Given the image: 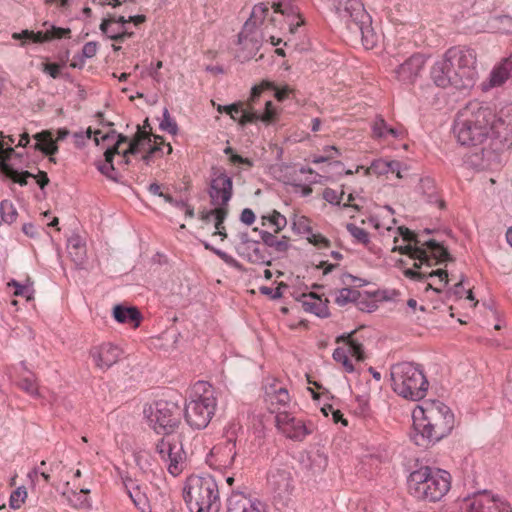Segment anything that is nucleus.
<instances>
[{
  "mask_svg": "<svg viewBox=\"0 0 512 512\" xmlns=\"http://www.w3.org/2000/svg\"><path fill=\"white\" fill-rule=\"evenodd\" d=\"M217 407L215 390L208 382L193 385L190 400L185 405V420L193 429H204L212 420Z\"/></svg>",
  "mask_w": 512,
  "mask_h": 512,
  "instance_id": "nucleus-9",
  "label": "nucleus"
},
{
  "mask_svg": "<svg viewBox=\"0 0 512 512\" xmlns=\"http://www.w3.org/2000/svg\"><path fill=\"white\" fill-rule=\"evenodd\" d=\"M373 136L377 139H385L388 137L402 138L404 131L401 129L390 127L383 118L377 117L372 125Z\"/></svg>",
  "mask_w": 512,
  "mask_h": 512,
  "instance_id": "nucleus-34",
  "label": "nucleus"
},
{
  "mask_svg": "<svg viewBox=\"0 0 512 512\" xmlns=\"http://www.w3.org/2000/svg\"><path fill=\"white\" fill-rule=\"evenodd\" d=\"M436 512H467L462 509V499L458 500L452 505L446 506L444 508L439 509Z\"/></svg>",
  "mask_w": 512,
  "mask_h": 512,
  "instance_id": "nucleus-64",
  "label": "nucleus"
},
{
  "mask_svg": "<svg viewBox=\"0 0 512 512\" xmlns=\"http://www.w3.org/2000/svg\"><path fill=\"white\" fill-rule=\"evenodd\" d=\"M393 391L404 399L419 401L426 396L429 383L420 366L401 362L391 367Z\"/></svg>",
  "mask_w": 512,
  "mask_h": 512,
  "instance_id": "nucleus-10",
  "label": "nucleus"
},
{
  "mask_svg": "<svg viewBox=\"0 0 512 512\" xmlns=\"http://www.w3.org/2000/svg\"><path fill=\"white\" fill-rule=\"evenodd\" d=\"M183 497L191 512L219 511L218 485L210 475L188 477L183 489Z\"/></svg>",
  "mask_w": 512,
  "mask_h": 512,
  "instance_id": "nucleus-8",
  "label": "nucleus"
},
{
  "mask_svg": "<svg viewBox=\"0 0 512 512\" xmlns=\"http://www.w3.org/2000/svg\"><path fill=\"white\" fill-rule=\"evenodd\" d=\"M334 302L338 306H346L350 303H355L361 310H363V295L361 292L354 288H342L334 291Z\"/></svg>",
  "mask_w": 512,
  "mask_h": 512,
  "instance_id": "nucleus-30",
  "label": "nucleus"
},
{
  "mask_svg": "<svg viewBox=\"0 0 512 512\" xmlns=\"http://www.w3.org/2000/svg\"><path fill=\"white\" fill-rule=\"evenodd\" d=\"M262 219L269 222V224L274 227L275 233L282 231L287 225L286 217L276 210L262 216Z\"/></svg>",
  "mask_w": 512,
  "mask_h": 512,
  "instance_id": "nucleus-44",
  "label": "nucleus"
},
{
  "mask_svg": "<svg viewBox=\"0 0 512 512\" xmlns=\"http://www.w3.org/2000/svg\"><path fill=\"white\" fill-rule=\"evenodd\" d=\"M462 509L467 512H512V506L505 498L487 491L463 498Z\"/></svg>",
  "mask_w": 512,
  "mask_h": 512,
  "instance_id": "nucleus-12",
  "label": "nucleus"
},
{
  "mask_svg": "<svg viewBox=\"0 0 512 512\" xmlns=\"http://www.w3.org/2000/svg\"><path fill=\"white\" fill-rule=\"evenodd\" d=\"M156 452L172 476L182 473L186 466V456L180 443L163 438L157 443Z\"/></svg>",
  "mask_w": 512,
  "mask_h": 512,
  "instance_id": "nucleus-13",
  "label": "nucleus"
},
{
  "mask_svg": "<svg viewBox=\"0 0 512 512\" xmlns=\"http://www.w3.org/2000/svg\"><path fill=\"white\" fill-rule=\"evenodd\" d=\"M414 432L411 436L416 445L427 447L449 435L455 418L451 409L440 401L426 402L412 413Z\"/></svg>",
  "mask_w": 512,
  "mask_h": 512,
  "instance_id": "nucleus-4",
  "label": "nucleus"
},
{
  "mask_svg": "<svg viewBox=\"0 0 512 512\" xmlns=\"http://www.w3.org/2000/svg\"><path fill=\"white\" fill-rule=\"evenodd\" d=\"M240 242L236 250L242 258L254 264H270L269 255L258 241L249 239L247 233L239 235Z\"/></svg>",
  "mask_w": 512,
  "mask_h": 512,
  "instance_id": "nucleus-21",
  "label": "nucleus"
},
{
  "mask_svg": "<svg viewBox=\"0 0 512 512\" xmlns=\"http://www.w3.org/2000/svg\"><path fill=\"white\" fill-rule=\"evenodd\" d=\"M393 169V160H387L384 158H379L374 160L370 167L365 170V174H375L378 176L387 175L391 173Z\"/></svg>",
  "mask_w": 512,
  "mask_h": 512,
  "instance_id": "nucleus-39",
  "label": "nucleus"
},
{
  "mask_svg": "<svg viewBox=\"0 0 512 512\" xmlns=\"http://www.w3.org/2000/svg\"><path fill=\"white\" fill-rule=\"evenodd\" d=\"M251 34H238L236 57L240 61H246L252 58L258 50V41L250 37Z\"/></svg>",
  "mask_w": 512,
  "mask_h": 512,
  "instance_id": "nucleus-29",
  "label": "nucleus"
},
{
  "mask_svg": "<svg viewBox=\"0 0 512 512\" xmlns=\"http://www.w3.org/2000/svg\"><path fill=\"white\" fill-rule=\"evenodd\" d=\"M417 190L419 193H421L425 197V200L428 203L436 205L438 207L443 206V202L441 201V199L438 195V192H437V189L435 186V182L432 178H430V177L421 178L419 185L417 187Z\"/></svg>",
  "mask_w": 512,
  "mask_h": 512,
  "instance_id": "nucleus-31",
  "label": "nucleus"
},
{
  "mask_svg": "<svg viewBox=\"0 0 512 512\" xmlns=\"http://www.w3.org/2000/svg\"><path fill=\"white\" fill-rule=\"evenodd\" d=\"M26 498H27L26 489L24 487H18L10 495L9 506L12 509L17 510L25 502Z\"/></svg>",
  "mask_w": 512,
  "mask_h": 512,
  "instance_id": "nucleus-48",
  "label": "nucleus"
},
{
  "mask_svg": "<svg viewBox=\"0 0 512 512\" xmlns=\"http://www.w3.org/2000/svg\"><path fill=\"white\" fill-rule=\"evenodd\" d=\"M344 348L348 351L349 356L355 357L357 360H362L364 358L362 345L354 340H349L347 347Z\"/></svg>",
  "mask_w": 512,
  "mask_h": 512,
  "instance_id": "nucleus-56",
  "label": "nucleus"
},
{
  "mask_svg": "<svg viewBox=\"0 0 512 512\" xmlns=\"http://www.w3.org/2000/svg\"><path fill=\"white\" fill-rule=\"evenodd\" d=\"M97 53V44L95 42H88L83 46L82 54L83 58H92Z\"/></svg>",
  "mask_w": 512,
  "mask_h": 512,
  "instance_id": "nucleus-61",
  "label": "nucleus"
},
{
  "mask_svg": "<svg viewBox=\"0 0 512 512\" xmlns=\"http://www.w3.org/2000/svg\"><path fill=\"white\" fill-rule=\"evenodd\" d=\"M453 293L457 297H463V295H466V298L470 301H474V296L472 294L471 290H465L463 287V280L461 279L459 282L455 283Z\"/></svg>",
  "mask_w": 512,
  "mask_h": 512,
  "instance_id": "nucleus-59",
  "label": "nucleus"
},
{
  "mask_svg": "<svg viewBox=\"0 0 512 512\" xmlns=\"http://www.w3.org/2000/svg\"><path fill=\"white\" fill-rule=\"evenodd\" d=\"M90 492L89 488H81L80 491L72 490L68 493H63V495L72 508L90 509L92 507L91 499L88 497Z\"/></svg>",
  "mask_w": 512,
  "mask_h": 512,
  "instance_id": "nucleus-33",
  "label": "nucleus"
},
{
  "mask_svg": "<svg viewBox=\"0 0 512 512\" xmlns=\"http://www.w3.org/2000/svg\"><path fill=\"white\" fill-rule=\"evenodd\" d=\"M128 493H129V497L131 498V500L133 501L135 506L144 512L145 509L147 508L146 497L138 489H136L134 491H128Z\"/></svg>",
  "mask_w": 512,
  "mask_h": 512,
  "instance_id": "nucleus-54",
  "label": "nucleus"
},
{
  "mask_svg": "<svg viewBox=\"0 0 512 512\" xmlns=\"http://www.w3.org/2000/svg\"><path fill=\"white\" fill-rule=\"evenodd\" d=\"M264 400L268 410L275 416L290 412L291 399L288 390L276 379H271L265 384Z\"/></svg>",
  "mask_w": 512,
  "mask_h": 512,
  "instance_id": "nucleus-15",
  "label": "nucleus"
},
{
  "mask_svg": "<svg viewBox=\"0 0 512 512\" xmlns=\"http://www.w3.org/2000/svg\"><path fill=\"white\" fill-rule=\"evenodd\" d=\"M13 38L19 41V45L27 50H35L39 44L45 43L52 39L54 34H12Z\"/></svg>",
  "mask_w": 512,
  "mask_h": 512,
  "instance_id": "nucleus-35",
  "label": "nucleus"
},
{
  "mask_svg": "<svg viewBox=\"0 0 512 512\" xmlns=\"http://www.w3.org/2000/svg\"><path fill=\"white\" fill-rule=\"evenodd\" d=\"M92 134L94 135L93 139H94L95 144L99 145L100 142H102L101 136L104 135L105 133H103L100 130L92 131L91 128H88L85 131H79V132L74 133L73 134L74 144L77 147L84 146L86 141L91 139Z\"/></svg>",
  "mask_w": 512,
  "mask_h": 512,
  "instance_id": "nucleus-40",
  "label": "nucleus"
},
{
  "mask_svg": "<svg viewBox=\"0 0 512 512\" xmlns=\"http://www.w3.org/2000/svg\"><path fill=\"white\" fill-rule=\"evenodd\" d=\"M150 427L157 434L172 433L180 422V409L174 402L160 400L144 410Z\"/></svg>",
  "mask_w": 512,
  "mask_h": 512,
  "instance_id": "nucleus-11",
  "label": "nucleus"
},
{
  "mask_svg": "<svg viewBox=\"0 0 512 512\" xmlns=\"http://www.w3.org/2000/svg\"><path fill=\"white\" fill-rule=\"evenodd\" d=\"M345 193L342 191L340 194L331 188H326L323 191V198L332 205H340L343 201Z\"/></svg>",
  "mask_w": 512,
  "mask_h": 512,
  "instance_id": "nucleus-53",
  "label": "nucleus"
},
{
  "mask_svg": "<svg viewBox=\"0 0 512 512\" xmlns=\"http://www.w3.org/2000/svg\"><path fill=\"white\" fill-rule=\"evenodd\" d=\"M236 440L232 437L216 444L206 456V463L215 470L230 469L237 456Z\"/></svg>",
  "mask_w": 512,
  "mask_h": 512,
  "instance_id": "nucleus-16",
  "label": "nucleus"
},
{
  "mask_svg": "<svg viewBox=\"0 0 512 512\" xmlns=\"http://www.w3.org/2000/svg\"><path fill=\"white\" fill-rule=\"evenodd\" d=\"M67 250L72 260L80 265L86 258V246L81 236L73 234L68 238Z\"/></svg>",
  "mask_w": 512,
  "mask_h": 512,
  "instance_id": "nucleus-32",
  "label": "nucleus"
},
{
  "mask_svg": "<svg viewBox=\"0 0 512 512\" xmlns=\"http://www.w3.org/2000/svg\"><path fill=\"white\" fill-rule=\"evenodd\" d=\"M512 77V56L503 59L497 64L492 71L488 82L482 84L483 90L487 91L491 88L503 85L508 79Z\"/></svg>",
  "mask_w": 512,
  "mask_h": 512,
  "instance_id": "nucleus-25",
  "label": "nucleus"
},
{
  "mask_svg": "<svg viewBox=\"0 0 512 512\" xmlns=\"http://www.w3.org/2000/svg\"><path fill=\"white\" fill-rule=\"evenodd\" d=\"M292 230L299 234L306 236L307 234H311L312 227L310 219L304 215L293 214L291 217Z\"/></svg>",
  "mask_w": 512,
  "mask_h": 512,
  "instance_id": "nucleus-41",
  "label": "nucleus"
},
{
  "mask_svg": "<svg viewBox=\"0 0 512 512\" xmlns=\"http://www.w3.org/2000/svg\"><path fill=\"white\" fill-rule=\"evenodd\" d=\"M3 169L5 170L6 175L15 183H18L21 186H25L27 184V179L34 177V174L23 171L19 172L14 168L6 167L5 165H2Z\"/></svg>",
  "mask_w": 512,
  "mask_h": 512,
  "instance_id": "nucleus-46",
  "label": "nucleus"
},
{
  "mask_svg": "<svg viewBox=\"0 0 512 512\" xmlns=\"http://www.w3.org/2000/svg\"><path fill=\"white\" fill-rule=\"evenodd\" d=\"M101 140L103 144L107 142L108 145L104 153L105 159L97 163V168L102 174L112 180H117L118 178V172L113 166V157L115 154H123V158H126L128 154H137L147 148L149 149V153L145 155L143 159L148 163L151 154L156 152L170 154L172 152V146L169 143H164L163 141L157 143V141H155L154 144H152L150 136L142 131L137 132V137L128 143L127 149H122V144L128 141L127 138L121 134H117L113 130L102 135Z\"/></svg>",
  "mask_w": 512,
  "mask_h": 512,
  "instance_id": "nucleus-5",
  "label": "nucleus"
},
{
  "mask_svg": "<svg viewBox=\"0 0 512 512\" xmlns=\"http://www.w3.org/2000/svg\"><path fill=\"white\" fill-rule=\"evenodd\" d=\"M278 111L272 101H266L265 109L263 112H259L253 109L252 105H249L248 109L243 107V103H233L229 105V114L233 120H238L241 126L256 121L272 122Z\"/></svg>",
  "mask_w": 512,
  "mask_h": 512,
  "instance_id": "nucleus-14",
  "label": "nucleus"
},
{
  "mask_svg": "<svg viewBox=\"0 0 512 512\" xmlns=\"http://www.w3.org/2000/svg\"><path fill=\"white\" fill-rule=\"evenodd\" d=\"M324 152L326 153L325 156H315V157H313L312 162L315 163V164L323 163V162H326V161H328L329 159H331L333 157L332 154H331L332 152L337 154V155L339 154L338 149L335 146H327L324 149Z\"/></svg>",
  "mask_w": 512,
  "mask_h": 512,
  "instance_id": "nucleus-60",
  "label": "nucleus"
},
{
  "mask_svg": "<svg viewBox=\"0 0 512 512\" xmlns=\"http://www.w3.org/2000/svg\"><path fill=\"white\" fill-rule=\"evenodd\" d=\"M408 488L417 499L437 502L449 492L451 475L446 470L424 466L410 474Z\"/></svg>",
  "mask_w": 512,
  "mask_h": 512,
  "instance_id": "nucleus-7",
  "label": "nucleus"
},
{
  "mask_svg": "<svg viewBox=\"0 0 512 512\" xmlns=\"http://www.w3.org/2000/svg\"><path fill=\"white\" fill-rule=\"evenodd\" d=\"M275 424L280 433L294 441H302L313 431L311 423L306 424L303 419L295 417L291 412L275 416Z\"/></svg>",
  "mask_w": 512,
  "mask_h": 512,
  "instance_id": "nucleus-17",
  "label": "nucleus"
},
{
  "mask_svg": "<svg viewBox=\"0 0 512 512\" xmlns=\"http://www.w3.org/2000/svg\"><path fill=\"white\" fill-rule=\"evenodd\" d=\"M282 175L280 176V180L289 186H292L294 188L301 186L303 183H305L306 177H312L316 175L312 169L300 167L297 168L295 166H284L281 169Z\"/></svg>",
  "mask_w": 512,
  "mask_h": 512,
  "instance_id": "nucleus-26",
  "label": "nucleus"
},
{
  "mask_svg": "<svg viewBox=\"0 0 512 512\" xmlns=\"http://www.w3.org/2000/svg\"><path fill=\"white\" fill-rule=\"evenodd\" d=\"M261 240L264 245L274 248V250L279 253H284L289 248V239L286 236L278 238L270 232L263 231L261 233Z\"/></svg>",
  "mask_w": 512,
  "mask_h": 512,
  "instance_id": "nucleus-37",
  "label": "nucleus"
},
{
  "mask_svg": "<svg viewBox=\"0 0 512 512\" xmlns=\"http://www.w3.org/2000/svg\"><path fill=\"white\" fill-rule=\"evenodd\" d=\"M213 206L227 207L233 195V181L225 172L214 173L208 191Z\"/></svg>",
  "mask_w": 512,
  "mask_h": 512,
  "instance_id": "nucleus-19",
  "label": "nucleus"
},
{
  "mask_svg": "<svg viewBox=\"0 0 512 512\" xmlns=\"http://www.w3.org/2000/svg\"><path fill=\"white\" fill-rule=\"evenodd\" d=\"M310 459L312 461L311 469L314 472L322 471L327 466V457L323 453H320L319 451L313 453L310 456Z\"/></svg>",
  "mask_w": 512,
  "mask_h": 512,
  "instance_id": "nucleus-52",
  "label": "nucleus"
},
{
  "mask_svg": "<svg viewBox=\"0 0 512 512\" xmlns=\"http://www.w3.org/2000/svg\"><path fill=\"white\" fill-rule=\"evenodd\" d=\"M267 481L274 500L285 504L294 489L290 470L288 468H272Z\"/></svg>",
  "mask_w": 512,
  "mask_h": 512,
  "instance_id": "nucleus-18",
  "label": "nucleus"
},
{
  "mask_svg": "<svg viewBox=\"0 0 512 512\" xmlns=\"http://www.w3.org/2000/svg\"><path fill=\"white\" fill-rule=\"evenodd\" d=\"M214 209L210 210H203L200 213V219L205 222L209 223L211 221L215 222V228H219L221 224L225 221L227 215H228V208L227 207H220V206H214Z\"/></svg>",
  "mask_w": 512,
  "mask_h": 512,
  "instance_id": "nucleus-36",
  "label": "nucleus"
},
{
  "mask_svg": "<svg viewBox=\"0 0 512 512\" xmlns=\"http://www.w3.org/2000/svg\"><path fill=\"white\" fill-rule=\"evenodd\" d=\"M320 177L321 176L319 174H316V175L312 176L311 178L306 177L305 178L306 182L303 183L301 186L296 187L295 192L300 194V196H302V197L309 196L312 193L311 185L314 183H318L319 182L318 178H320Z\"/></svg>",
  "mask_w": 512,
  "mask_h": 512,
  "instance_id": "nucleus-51",
  "label": "nucleus"
},
{
  "mask_svg": "<svg viewBox=\"0 0 512 512\" xmlns=\"http://www.w3.org/2000/svg\"><path fill=\"white\" fill-rule=\"evenodd\" d=\"M425 64V58L421 54H414L395 70L396 79L405 85L415 82Z\"/></svg>",
  "mask_w": 512,
  "mask_h": 512,
  "instance_id": "nucleus-22",
  "label": "nucleus"
},
{
  "mask_svg": "<svg viewBox=\"0 0 512 512\" xmlns=\"http://www.w3.org/2000/svg\"><path fill=\"white\" fill-rule=\"evenodd\" d=\"M62 65L57 63H45L43 65V72L56 79L60 76Z\"/></svg>",
  "mask_w": 512,
  "mask_h": 512,
  "instance_id": "nucleus-58",
  "label": "nucleus"
},
{
  "mask_svg": "<svg viewBox=\"0 0 512 512\" xmlns=\"http://www.w3.org/2000/svg\"><path fill=\"white\" fill-rule=\"evenodd\" d=\"M306 238L311 244L320 249L327 247L329 244V241L323 235L314 233L313 230L311 231V234L306 235Z\"/></svg>",
  "mask_w": 512,
  "mask_h": 512,
  "instance_id": "nucleus-57",
  "label": "nucleus"
},
{
  "mask_svg": "<svg viewBox=\"0 0 512 512\" xmlns=\"http://www.w3.org/2000/svg\"><path fill=\"white\" fill-rule=\"evenodd\" d=\"M453 133L463 146L486 145L485 149L501 152L512 146V103L498 111L488 104L471 101L455 115Z\"/></svg>",
  "mask_w": 512,
  "mask_h": 512,
  "instance_id": "nucleus-2",
  "label": "nucleus"
},
{
  "mask_svg": "<svg viewBox=\"0 0 512 512\" xmlns=\"http://www.w3.org/2000/svg\"><path fill=\"white\" fill-rule=\"evenodd\" d=\"M333 359L341 363L346 372L352 373L354 371V366L349 358L348 351L344 347H339L334 350Z\"/></svg>",
  "mask_w": 512,
  "mask_h": 512,
  "instance_id": "nucleus-47",
  "label": "nucleus"
},
{
  "mask_svg": "<svg viewBox=\"0 0 512 512\" xmlns=\"http://www.w3.org/2000/svg\"><path fill=\"white\" fill-rule=\"evenodd\" d=\"M346 229L357 243L369 248L371 244L370 236L364 228H361L353 223H348L346 225Z\"/></svg>",
  "mask_w": 512,
  "mask_h": 512,
  "instance_id": "nucleus-42",
  "label": "nucleus"
},
{
  "mask_svg": "<svg viewBox=\"0 0 512 512\" xmlns=\"http://www.w3.org/2000/svg\"><path fill=\"white\" fill-rule=\"evenodd\" d=\"M70 132L66 128H61L57 131L56 140L52 138V134L49 131H43L36 133L33 137L36 140L33 148L39 150L46 155H54L58 151L56 141H62L68 137Z\"/></svg>",
  "mask_w": 512,
  "mask_h": 512,
  "instance_id": "nucleus-24",
  "label": "nucleus"
},
{
  "mask_svg": "<svg viewBox=\"0 0 512 512\" xmlns=\"http://www.w3.org/2000/svg\"><path fill=\"white\" fill-rule=\"evenodd\" d=\"M0 214L2 220L7 224H12L16 221L18 213L17 209L10 200H2L0 203Z\"/></svg>",
  "mask_w": 512,
  "mask_h": 512,
  "instance_id": "nucleus-43",
  "label": "nucleus"
},
{
  "mask_svg": "<svg viewBox=\"0 0 512 512\" xmlns=\"http://www.w3.org/2000/svg\"><path fill=\"white\" fill-rule=\"evenodd\" d=\"M430 75L434 84L440 88H473L479 77L476 51L467 46L449 48L443 57L434 63Z\"/></svg>",
  "mask_w": 512,
  "mask_h": 512,
  "instance_id": "nucleus-3",
  "label": "nucleus"
},
{
  "mask_svg": "<svg viewBox=\"0 0 512 512\" xmlns=\"http://www.w3.org/2000/svg\"><path fill=\"white\" fill-rule=\"evenodd\" d=\"M212 251L220 257L226 264L234 267H238V262L235 260L231 255L227 254L226 252L220 250V249H212Z\"/></svg>",
  "mask_w": 512,
  "mask_h": 512,
  "instance_id": "nucleus-62",
  "label": "nucleus"
},
{
  "mask_svg": "<svg viewBox=\"0 0 512 512\" xmlns=\"http://www.w3.org/2000/svg\"><path fill=\"white\" fill-rule=\"evenodd\" d=\"M240 220L246 225H251L255 221V214L251 209L245 208L241 212Z\"/></svg>",
  "mask_w": 512,
  "mask_h": 512,
  "instance_id": "nucleus-63",
  "label": "nucleus"
},
{
  "mask_svg": "<svg viewBox=\"0 0 512 512\" xmlns=\"http://www.w3.org/2000/svg\"><path fill=\"white\" fill-rule=\"evenodd\" d=\"M293 1L283 0L274 3V11L268 19L267 16L270 13L268 6L263 3L255 5L250 18L244 24V29L246 31L278 29L286 32H295L300 28L310 29L299 8L292 4Z\"/></svg>",
  "mask_w": 512,
  "mask_h": 512,
  "instance_id": "nucleus-6",
  "label": "nucleus"
},
{
  "mask_svg": "<svg viewBox=\"0 0 512 512\" xmlns=\"http://www.w3.org/2000/svg\"><path fill=\"white\" fill-rule=\"evenodd\" d=\"M114 319L122 324H129L134 328L138 327L141 322V313L136 307H127L116 305L113 308Z\"/></svg>",
  "mask_w": 512,
  "mask_h": 512,
  "instance_id": "nucleus-28",
  "label": "nucleus"
},
{
  "mask_svg": "<svg viewBox=\"0 0 512 512\" xmlns=\"http://www.w3.org/2000/svg\"><path fill=\"white\" fill-rule=\"evenodd\" d=\"M360 40L366 50L373 49L380 40L381 34H352Z\"/></svg>",
  "mask_w": 512,
  "mask_h": 512,
  "instance_id": "nucleus-49",
  "label": "nucleus"
},
{
  "mask_svg": "<svg viewBox=\"0 0 512 512\" xmlns=\"http://www.w3.org/2000/svg\"><path fill=\"white\" fill-rule=\"evenodd\" d=\"M227 512H268L267 505L243 493H232L227 500Z\"/></svg>",
  "mask_w": 512,
  "mask_h": 512,
  "instance_id": "nucleus-23",
  "label": "nucleus"
},
{
  "mask_svg": "<svg viewBox=\"0 0 512 512\" xmlns=\"http://www.w3.org/2000/svg\"><path fill=\"white\" fill-rule=\"evenodd\" d=\"M394 212L389 206L379 208L362 220L363 224L375 229L382 236L393 237V251H399L413 261L412 268H406L404 275L414 280H428L427 288L435 292H441L451 280L446 270L428 269L434 265L447 261L450 256L448 251L434 240H421L408 228L395 227Z\"/></svg>",
  "mask_w": 512,
  "mask_h": 512,
  "instance_id": "nucleus-1",
  "label": "nucleus"
},
{
  "mask_svg": "<svg viewBox=\"0 0 512 512\" xmlns=\"http://www.w3.org/2000/svg\"><path fill=\"white\" fill-rule=\"evenodd\" d=\"M327 300H323L314 293L303 295L301 305L304 311L312 313L318 317L326 318L329 316Z\"/></svg>",
  "mask_w": 512,
  "mask_h": 512,
  "instance_id": "nucleus-27",
  "label": "nucleus"
},
{
  "mask_svg": "<svg viewBox=\"0 0 512 512\" xmlns=\"http://www.w3.org/2000/svg\"><path fill=\"white\" fill-rule=\"evenodd\" d=\"M18 387L24 391L26 394L35 399H41L42 394L39 390L38 382L32 373H29L27 376H23L19 382L17 383Z\"/></svg>",
  "mask_w": 512,
  "mask_h": 512,
  "instance_id": "nucleus-38",
  "label": "nucleus"
},
{
  "mask_svg": "<svg viewBox=\"0 0 512 512\" xmlns=\"http://www.w3.org/2000/svg\"><path fill=\"white\" fill-rule=\"evenodd\" d=\"M410 167L406 162L393 160L392 174H395L398 179H404L408 175Z\"/></svg>",
  "mask_w": 512,
  "mask_h": 512,
  "instance_id": "nucleus-55",
  "label": "nucleus"
},
{
  "mask_svg": "<svg viewBox=\"0 0 512 512\" xmlns=\"http://www.w3.org/2000/svg\"><path fill=\"white\" fill-rule=\"evenodd\" d=\"M122 353L123 351L118 345L110 342L94 346L90 350V356L94 364L101 370H107L116 364Z\"/></svg>",
  "mask_w": 512,
  "mask_h": 512,
  "instance_id": "nucleus-20",
  "label": "nucleus"
},
{
  "mask_svg": "<svg viewBox=\"0 0 512 512\" xmlns=\"http://www.w3.org/2000/svg\"><path fill=\"white\" fill-rule=\"evenodd\" d=\"M160 128L163 131H166L173 135L176 134L178 131V126H177L175 120L170 116L167 109H165L163 112V118L160 122Z\"/></svg>",
  "mask_w": 512,
  "mask_h": 512,
  "instance_id": "nucleus-50",
  "label": "nucleus"
},
{
  "mask_svg": "<svg viewBox=\"0 0 512 512\" xmlns=\"http://www.w3.org/2000/svg\"><path fill=\"white\" fill-rule=\"evenodd\" d=\"M0 136L4 139L7 138V142L0 140V164L4 165L6 160H9L15 153L14 149L10 146L15 143V138L12 135L4 136L1 132Z\"/></svg>",
  "mask_w": 512,
  "mask_h": 512,
  "instance_id": "nucleus-45",
  "label": "nucleus"
}]
</instances>
